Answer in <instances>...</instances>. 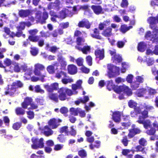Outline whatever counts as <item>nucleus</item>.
<instances>
[{"instance_id": "obj_35", "label": "nucleus", "mask_w": 158, "mask_h": 158, "mask_svg": "<svg viewBox=\"0 0 158 158\" xmlns=\"http://www.w3.org/2000/svg\"><path fill=\"white\" fill-rule=\"evenodd\" d=\"M12 85L16 89V88L22 87L23 84L19 80L13 82Z\"/></svg>"}, {"instance_id": "obj_5", "label": "nucleus", "mask_w": 158, "mask_h": 158, "mask_svg": "<svg viewBox=\"0 0 158 158\" xmlns=\"http://www.w3.org/2000/svg\"><path fill=\"white\" fill-rule=\"evenodd\" d=\"M48 17V14L46 11H44L42 13L40 11H38L35 13V19L37 23L43 24L46 23V21Z\"/></svg>"}, {"instance_id": "obj_18", "label": "nucleus", "mask_w": 158, "mask_h": 158, "mask_svg": "<svg viewBox=\"0 0 158 158\" xmlns=\"http://www.w3.org/2000/svg\"><path fill=\"white\" fill-rule=\"evenodd\" d=\"M31 10H20L19 11V15L20 17L23 18L26 17L31 15Z\"/></svg>"}, {"instance_id": "obj_24", "label": "nucleus", "mask_w": 158, "mask_h": 158, "mask_svg": "<svg viewBox=\"0 0 158 158\" xmlns=\"http://www.w3.org/2000/svg\"><path fill=\"white\" fill-rule=\"evenodd\" d=\"M121 114L120 112L116 111L114 112L113 114V119L116 123H118L120 121Z\"/></svg>"}, {"instance_id": "obj_3", "label": "nucleus", "mask_w": 158, "mask_h": 158, "mask_svg": "<svg viewBox=\"0 0 158 158\" xmlns=\"http://www.w3.org/2000/svg\"><path fill=\"white\" fill-rule=\"evenodd\" d=\"M107 88L109 90L114 89V91L117 93L121 94L123 92L127 96H130L132 94L131 89L128 86L123 85L122 86L116 87L112 80L108 81Z\"/></svg>"}, {"instance_id": "obj_53", "label": "nucleus", "mask_w": 158, "mask_h": 158, "mask_svg": "<svg viewBox=\"0 0 158 158\" xmlns=\"http://www.w3.org/2000/svg\"><path fill=\"white\" fill-rule=\"evenodd\" d=\"M86 61L89 66H91L92 65V57L89 55L87 56L85 58Z\"/></svg>"}, {"instance_id": "obj_33", "label": "nucleus", "mask_w": 158, "mask_h": 158, "mask_svg": "<svg viewBox=\"0 0 158 158\" xmlns=\"http://www.w3.org/2000/svg\"><path fill=\"white\" fill-rule=\"evenodd\" d=\"M80 109V108H75L74 107L71 108L69 110L71 114L74 116L77 115Z\"/></svg>"}, {"instance_id": "obj_55", "label": "nucleus", "mask_w": 158, "mask_h": 158, "mask_svg": "<svg viewBox=\"0 0 158 158\" xmlns=\"http://www.w3.org/2000/svg\"><path fill=\"white\" fill-rule=\"evenodd\" d=\"M27 117L30 119H31L34 118V114L33 111H29L27 112Z\"/></svg>"}, {"instance_id": "obj_13", "label": "nucleus", "mask_w": 158, "mask_h": 158, "mask_svg": "<svg viewBox=\"0 0 158 158\" xmlns=\"http://www.w3.org/2000/svg\"><path fill=\"white\" fill-rule=\"evenodd\" d=\"M91 24L89 21L87 19H84L79 21L77 26L80 28H84L89 29L90 28Z\"/></svg>"}, {"instance_id": "obj_23", "label": "nucleus", "mask_w": 158, "mask_h": 158, "mask_svg": "<svg viewBox=\"0 0 158 158\" xmlns=\"http://www.w3.org/2000/svg\"><path fill=\"white\" fill-rule=\"evenodd\" d=\"M22 107H18L15 108V112L18 116H22L25 114V110Z\"/></svg>"}, {"instance_id": "obj_45", "label": "nucleus", "mask_w": 158, "mask_h": 158, "mask_svg": "<svg viewBox=\"0 0 158 158\" xmlns=\"http://www.w3.org/2000/svg\"><path fill=\"white\" fill-rule=\"evenodd\" d=\"M57 139L60 143H63L65 141V138L64 135L60 134L57 137Z\"/></svg>"}, {"instance_id": "obj_59", "label": "nucleus", "mask_w": 158, "mask_h": 158, "mask_svg": "<svg viewBox=\"0 0 158 158\" xmlns=\"http://www.w3.org/2000/svg\"><path fill=\"white\" fill-rule=\"evenodd\" d=\"M137 105V103L132 100H131L128 102V105L130 107L134 108Z\"/></svg>"}, {"instance_id": "obj_58", "label": "nucleus", "mask_w": 158, "mask_h": 158, "mask_svg": "<svg viewBox=\"0 0 158 158\" xmlns=\"http://www.w3.org/2000/svg\"><path fill=\"white\" fill-rule=\"evenodd\" d=\"M91 8L96 14L99 15V6L92 5Z\"/></svg>"}, {"instance_id": "obj_52", "label": "nucleus", "mask_w": 158, "mask_h": 158, "mask_svg": "<svg viewBox=\"0 0 158 158\" xmlns=\"http://www.w3.org/2000/svg\"><path fill=\"white\" fill-rule=\"evenodd\" d=\"M23 34V32L22 31H18L16 32V34H14L13 32H12V34H13V35H10V36L13 38L14 36H17V37H19L22 36Z\"/></svg>"}, {"instance_id": "obj_16", "label": "nucleus", "mask_w": 158, "mask_h": 158, "mask_svg": "<svg viewBox=\"0 0 158 158\" xmlns=\"http://www.w3.org/2000/svg\"><path fill=\"white\" fill-rule=\"evenodd\" d=\"M69 10L68 9L62 10L60 12L59 18L64 19L66 17L67 15L69 16H72L73 15V13L72 12L69 13Z\"/></svg>"}, {"instance_id": "obj_64", "label": "nucleus", "mask_w": 158, "mask_h": 158, "mask_svg": "<svg viewBox=\"0 0 158 158\" xmlns=\"http://www.w3.org/2000/svg\"><path fill=\"white\" fill-rule=\"evenodd\" d=\"M139 143L141 145L144 146L147 144V141L145 139L142 138L139 140Z\"/></svg>"}, {"instance_id": "obj_41", "label": "nucleus", "mask_w": 158, "mask_h": 158, "mask_svg": "<svg viewBox=\"0 0 158 158\" xmlns=\"http://www.w3.org/2000/svg\"><path fill=\"white\" fill-rule=\"evenodd\" d=\"M62 75L63 76L64 78L67 77L66 73L62 71H60L59 72L56 73V77L59 79L61 77Z\"/></svg>"}, {"instance_id": "obj_15", "label": "nucleus", "mask_w": 158, "mask_h": 158, "mask_svg": "<svg viewBox=\"0 0 158 158\" xmlns=\"http://www.w3.org/2000/svg\"><path fill=\"white\" fill-rule=\"evenodd\" d=\"M142 109L141 111L140 112L141 114L139 116L138 120L137 121L138 123H142L143 121L145 119L148 117V112L147 111L144 110V111H142Z\"/></svg>"}, {"instance_id": "obj_27", "label": "nucleus", "mask_w": 158, "mask_h": 158, "mask_svg": "<svg viewBox=\"0 0 158 158\" xmlns=\"http://www.w3.org/2000/svg\"><path fill=\"white\" fill-rule=\"evenodd\" d=\"M45 131H44V134L46 136H48L52 135L53 132L48 126H45L44 127Z\"/></svg>"}, {"instance_id": "obj_56", "label": "nucleus", "mask_w": 158, "mask_h": 158, "mask_svg": "<svg viewBox=\"0 0 158 158\" xmlns=\"http://www.w3.org/2000/svg\"><path fill=\"white\" fill-rule=\"evenodd\" d=\"M95 106L94 104L92 102H90L89 103L88 106L85 105V110L87 111L89 110H90V107H93Z\"/></svg>"}, {"instance_id": "obj_9", "label": "nucleus", "mask_w": 158, "mask_h": 158, "mask_svg": "<svg viewBox=\"0 0 158 158\" xmlns=\"http://www.w3.org/2000/svg\"><path fill=\"white\" fill-rule=\"evenodd\" d=\"M62 121V120L60 118H53L49 120L48 124L52 129H55L60 125V123Z\"/></svg>"}, {"instance_id": "obj_32", "label": "nucleus", "mask_w": 158, "mask_h": 158, "mask_svg": "<svg viewBox=\"0 0 158 158\" xmlns=\"http://www.w3.org/2000/svg\"><path fill=\"white\" fill-rule=\"evenodd\" d=\"M146 47V44L143 42H140L138 45V50L140 52H143Z\"/></svg>"}, {"instance_id": "obj_2", "label": "nucleus", "mask_w": 158, "mask_h": 158, "mask_svg": "<svg viewBox=\"0 0 158 158\" xmlns=\"http://www.w3.org/2000/svg\"><path fill=\"white\" fill-rule=\"evenodd\" d=\"M59 95L56 93H51L48 95L49 99L56 102L58 101V98L61 101H64L68 99L67 95L71 96L73 94L72 90L68 88L62 87L58 90Z\"/></svg>"}, {"instance_id": "obj_38", "label": "nucleus", "mask_w": 158, "mask_h": 158, "mask_svg": "<svg viewBox=\"0 0 158 158\" xmlns=\"http://www.w3.org/2000/svg\"><path fill=\"white\" fill-rule=\"evenodd\" d=\"M111 31L112 29L110 28H108L105 30L102 34L105 36H110L111 35Z\"/></svg>"}, {"instance_id": "obj_34", "label": "nucleus", "mask_w": 158, "mask_h": 158, "mask_svg": "<svg viewBox=\"0 0 158 158\" xmlns=\"http://www.w3.org/2000/svg\"><path fill=\"white\" fill-rule=\"evenodd\" d=\"M22 123L19 122H16L13 124L12 127L15 130H18L22 126Z\"/></svg>"}, {"instance_id": "obj_51", "label": "nucleus", "mask_w": 158, "mask_h": 158, "mask_svg": "<svg viewBox=\"0 0 158 158\" xmlns=\"http://www.w3.org/2000/svg\"><path fill=\"white\" fill-rule=\"evenodd\" d=\"M73 80L72 78H64L61 80L62 83L64 84H67L69 83H70L73 82Z\"/></svg>"}, {"instance_id": "obj_30", "label": "nucleus", "mask_w": 158, "mask_h": 158, "mask_svg": "<svg viewBox=\"0 0 158 158\" xmlns=\"http://www.w3.org/2000/svg\"><path fill=\"white\" fill-rule=\"evenodd\" d=\"M16 90L15 88L12 85L10 88H8L7 90L5 92V94L6 95L9 94L10 95H12L14 94Z\"/></svg>"}, {"instance_id": "obj_39", "label": "nucleus", "mask_w": 158, "mask_h": 158, "mask_svg": "<svg viewBox=\"0 0 158 158\" xmlns=\"http://www.w3.org/2000/svg\"><path fill=\"white\" fill-rule=\"evenodd\" d=\"M34 91L36 93H40L41 94H43L44 92V90L41 89L39 85H37L35 86Z\"/></svg>"}, {"instance_id": "obj_50", "label": "nucleus", "mask_w": 158, "mask_h": 158, "mask_svg": "<svg viewBox=\"0 0 158 158\" xmlns=\"http://www.w3.org/2000/svg\"><path fill=\"white\" fill-rule=\"evenodd\" d=\"M78 155L81 157H86L87 156L86 152L84 149H81L78 152Z\"/></svg>"}, {"instance_id": "obj_61", "label": "nucleus", "mask_w": 158, "mask_h": 158, "mask_svg": "<svg viewBox=\"0 0 158 158\" xmlns=\"http://www.w3.org/2000/svg\"><path fill=\"white\" fill-rule=\"evenodd\" d=\"M136 151L137 152L139 151L142 152L143 153H145V152L144 151L145 148H143L141 146L139 145L136 147Z\"/></svg>"}, {"instance_id": "obj_19", "label": "nucleus", "mask_w": 158, "mask_h": 158, "mask_svg": "<svg viewBox=\"0 0 158 158\" xmlns=\"http://www.w3.org/2000/svg\"><path fill=\"white\" fill-rule=\"evenodd\" d=\"M67 69L69 73L71 75L75 74L77 72V67L73 64L68 65Z\"/></svg>"}, {"instance_id": "obj_8", "label": "nucleus", "mask_w": 158, "mask_h": 158, "mask_svg": "<svg viewBox=\"0 0 158 158\" xmlns=\"http://www.w3.org/2000/svg\"><path fill=\"white\" fill-rule=\"evenodd\" d=\"M44 88L49 92H52L54 90H57L59 89V84L58 83L54 82L49 85L48 84L44 85Z\"/></svg>"}, {"instance_id": "obj_37", "label": "nucleus", "mask_w": 158, "mask_h": 158, "mask_svg": "<svg viewBox=\"0 0 158 158\" xmlns=\"http://www.w3.org/2000/svg\"><path fill=\"white\" fill-rule=\"evenodd\" d=\"M12 64L14 65V71L17 73L20 71L21 67L19 66V64L18 63L13 62Z\"/></svg>"}, {"instance_id": "obj_29", "label": "nucleus", "mask_w": 158, "mask_h": 158, "mask_svg": "<svg viewBox=\"0 0 158 158\" xmlns=\"http://www.w3.org/2000/svg\"><path fill=\"white\" fill-rule=\"evenodd\" d=\"M59 132L62 134L64 133L65 135H68L69 133L68 130V127L67 126H65L60 127L59 130Z\"/></svg>"}, {"instance_id": "obj_20", "label": "nucleus", "mask_w": 158, "mask_h": 158, "mask_svg": "<svg viewBox=\"0 0 158 158\" xmlns=\"http://www.w3.org/2000/svg\"><path fill=\"white\" fill-rule=\"evenodd\" d=\"M143 107V106L140 105L135 108L134 110L131 112V115L132 117H135L137 114L140 113Z\"/></svg>"}, {"instance_id": "obj_14", "label": "nucleus", "mask_w": 158, "mask_h": 158, "mask_svg": "<svg viewBox=\"0 0 158 158\" xmlns=\"http://www.w3.org/2000/svg\"><path fill=\"white\" fill-rule=\"evenodd\" d=\"M32 102V99L31 97H26L24 100V101L21 103V105L22 108L24 109H26L29 105H30L31 103Z\"/></svg>"}, {"instance_id": "obj_54", "label": "nucleus", "mask_w": 158, "mask_h": 158, "mask_svg": "<svg viewBox=\"0 0 158 158\" xmlns=\"http://www.w3.org/2000/svg\"><path fill=\"white\" fill-rule=\"evenodd\" d=\"M3 120L6 126H9V125L10 120L8 117L7 116H4L3 118Z\"/></svg>"}, {"instance_id": "obj_49", "label": "nucleus", "mask_w": 158, "mask_h": 158, "mask_svg": "<svg viewBox=\"0 0 158 158\" xmlns=\"http://www.w3.org/2000/svg\"><path fill=\"white\" fill-rule=\"evenodd\" d=\"M66 42L67 44L71 45L72 46L74 45L75 41L73 40L72 37H69L66 39Z\"/></svg>"}, {"instance_id": "obj_12", "label": "nucleus", "mask_w": 158, "mask_h": 158, "mask_svg": "<svg viewBox=\"0 0 158 158\" xmlns=\"http://www.w3.org/2000/svg\"><path fill=\"white\" fill-rule=\"evenodd\" d=\"M109 52L111 56H113L112 59L114 62L117 63L122 61L121 57L119 55L116 54L115 51L110 50Z\"/></svg>"}, {"instance_id": "obj_6", "label": "nucleus", "mask_w": 158, "mask_h": 158, "mask_svg": "<svg viewBox=\"0 0 158 158\" xmlns=\"http://www.w3.org/2000/svg\"><path fill=\"white\" fill-rule=\"evenodd\" d=\"M107 75L110 78L117 76L120 74L119 69L118 67L110 64L107 65Z\"/></svg>"}, {"instance_id": "obj_57", "label": "nucleus", "mask_w": 158, "mask_h": 158, "mask_svg": "<svg viewBox=\"0 0 158 158\" xmlns=\"http://www.w3.org/2000/svg\"><path fill=\"white\" fill-rule=\"evenodd\" d=\"M11 60L9 58H6L4 61V63L6 66H9L11 64H12Z\"/></svg>"}, {"instance_id": "obj_1", "label": "nucleus", "mask_w": 158, "mask_h": 158, "mask_svg": "<svg viewBox=\"0 0 158 158\" xmlns=\"http://www.w3.org/2000/svg\"><path fill=\"white\" fill-rule=\"evenodd\" d=\"M148 22L152 29L153 30L152 34L148 31L145 34V37L148 40L152 41L153 42H158V29L155 28V24L158 23V15L156 17H150L148 19Z\"/></svg>"}, {"instance_id": "obj_42", "label": "nucleus", "mask_w": 158, "mask_h": 158, "mask_svg": "<svg viewBox=\"0 0 158 158\" xmlns=\"http://www.w3.org/2000/svg\"><path fill=\"white\" fill-rule=\"evenodd\" d=\"M55 65H50L47 67V70L49 74H52L55 73Z\"/></svg>"}, {"instance_id": "obj_31", "label": "nucleus", "mask_w": 158, "mask_h": 158, "mask_svg": "<svg viewBox=\"0 0 158 158\" xmlns=\"http://www.w3.org/2000/svg\"><path fill=\"white\" fill-rule=\"evenodd\" d=\"M142 123H139L140 124H142L143 125L144 127L146 129H147L148 127H152L151 121L149 119L145 120L144 119Z\"/></svg>"}, {"instance_id": "obj_22", "label": "nucleus", "mask_w": 158, "mask_h": 158, "mask_svg": "<svg viewBox=\"0 0 158 158\" xmlns=\"http://www.w3.org/2000/svg\"><path fill=\"white\" fill-rule=\"evenodd\" d=\"M82 80H79L77 81L76 84H73L72 85V88L73 90V91H75L78 89H81L82 88Z\"/></svg>"}, {"instance_id": "obj_11", "label": "nucleus", "mask_w": 158, "mask_h": 158, "mask_svg": "<svg viewBox=\"0 0 158 158\" xmlns=\"http://www.w3.org/2000/svg\"><path fill=\"white\" fill-rule=\"evenodd\" d=\"M44 66L42 64L37 63L35 65V69L34 71V73L35 75L40 76L41 75L40 71H43L45 69Z\"/></svg>"}, {"instance_id": "obj_26", "label": "nucleus", "mask_w": 158, "mask_h": 158, "mask_svg": "<svg viewBox=\"0 0 158 158\" xmlns=\"http://www.w3.org/2000/svg\"><path fill=\"white\" fill-rule=\"evenodd\" d=\"M146 92L145 89H143L137 91L136 94L139 97H145L147 98H150V96H145V94Z\"/></svg>"}, {"instance_id": "obj_46", "label": "nucleus", "mask_w": 158, "mask_h": 158, "mask_svg": "<svg viewBox=\"0 0 158 158\" xmlns=\"http://www.w3.org/2000/svg\"><path fill=\"white\" fill-rule=\"evenodd\" d=\"M150 129L147 131L146 133L149 135H153L156 132V130L155 128H153V127H151Z\"/></svg>"}, {"instance_id": "obj_63", "label": "nucleus", "mask_w": 158, "mask_h": 158, "mask_svg": "<svg viewBox=\"0 0 158 158\" xmlns=\"http://www.w3.org/2000/svg\"><path fill=\"white\" fill-rule=\"evenodd\" d=\"M109 24V21L107 20L106 21L104 22L103 23L99 24V29L102 30L104 26L108 25Z\"/></svg>"}, {"instance_id": "obj_40", "label": "nucleus", "mask_w": 158, "mask_h": 158, "mask_svg": "<svg viewBox=\"0 0 158 158\" xmlns=\"http://www.w3.org/2000/svg\"><path fill=\"white\" fill-rule=\"evenodd\" d=\"M31 50L30 51L31 54L33 56H35L37 55L38 53V49L36 47H31Z\"/></svg>"}, {"instance_id": "obj_48", "label": "nucleus", "mask_w": 158, "mask_h": 158, "mask_svg": "<svg viewBox=\"0 0 158 158\" xmlns=\"http://www.w3.org/2000/svg\"><path fill=\"white\" fill-rule=\"evenodd\" d=\"M76 61L77 65L81 66L83 65L84 59L82 57H79L76 60Z\"/></svg>"}, {"instance_id": "obj_7", "label": "nucleus", "mask_w": 158, "mask_h": 158, "mask_svg": "<svg viewBox=\"0 0 158 158\" xmlns=\"http://www.w3.org/2000/svg\"><path fill=\"white\" fill-rule=\"evenodd\" d=\"M31 141L33 144L31 145V148L34 149H37L39 148H42L44 147V139L41 138L39 140L37 138H32Z\"/></svg>"}, {"instance_id": "obj_36", "label": "nucleus", "mask_w": 158, "mask_h": 158, "mask_svg": "<svg viewBox=\"0 0 158 158\" xmlns=\"http://www.w3.org/2000/svg\"><path fill=\"white\" fill-rule=\"evenodd\" d=\"M132 26L127 27V25H123L121 26L120 29V31L123 33H125L130 29L132 28Z\"/></svg>"}, {"instance_id": "obj_4", "label": "nucleus", "mask_w": 158, "mask_h": 158, "mask_svg": "<svg viewBox=\"0 0 158 158\" xmlns=\"http://www.w3.org/2000/svg\"><path fill=\"white\" fill-rule=\"evenodd\" d=\"M38 32V30L36 29H31L28 31L30 35L26 41L23 42V46L27 47L28 44H30V41L32 42L35 43L38 41L39 36H35Z\"/></svg>"}, {"instance_id": "obj_60", "label": "nucleus", "mask_w": 158, "mask_h": 158, "mask_svg": "<svg viewBox=\"0 0 158 158\" xmlns=\"http://www.w3.org/2000/svg\"><path fill=\"white\" fill-rule=\"evenodd\" d=\"M133 76L131 74H129L127 77L126 78L127 81L129 83H131L132 82Z\"/></svg>"}, {"instance_id": "obj_44", "label": "nucleus", "mask_w": 158, "mask_h": 158, "mask_svg": "<svg viewBox=\"0 0 158 158\" xmlns=\"http://www.w3.org/2000/svg\"><path fill=\"white\" fill-rule=\"evenodd\" d=\"M91 36L93 38L96 39H99V35L98 29L95 28L94 29V33L91 34Z\"/></svg>"}, {"instance_id": "obj_62", "label": "nucleus", "mask_w": 158, "mask_h": 158, "mask_svg": "<svg viewBox=\"0 0 158 158\" xmlns=\"http://www.w3.org/2000/svg\"><path fill=\"white\" fill-rule=\"evenodd\" d=\"M60 111L61 114H65L68 112V110L67 107L63 106L60 108Z\"/></svg>"}, {"instance_id": "obj_43", "label": "nucleus", "mask_w": 158, "mask_h": 158, "mask_svg": "<svg viewBox=\"0 0 158 158\" xmlns=\"http://www.w3.org/2000/svg\"><path fill=\"white\" fill-rule=\"evenodd\" d=\"M129 67V64L128 63L123 62L122 63V68L121 69V72L122 73H125L126 69H127Z\"/></svg>"}, {"instance_id": "obj_10", "label": "nucleus", "mask_w": 158, "mask_h": 158, "mask_svg": "<svg viewBox=\"0 0 158 158\" xmlns=\"http://www.w3.org/2000/svg\"><path fill=\"white\" fill-rule=\"evenodd\" d=\"M135 79L136 82H133L131 84V88L134 89L137 88L140 83H143L144 81V77L143 76H137L136 77Z\"/></svg>"}, {"instance_id": "obj_28", "label": "nucleus", "mask_w": 158, "mask_h": 158, "mask_svg": "<svg viewBox=\"0 0 158 158\" xmlns=\"http://www.w3.org/2000/svg\"><path fill=\"white\" fill-rule=\"evenodd\" d=\"M85 40L84 38L82 37H78L77 38L76 43L77 45L75 46V48L77 49V47H81L80 46L83 45V43L84 42Z\"/></svg>"}, {"instance_id": "obj_25", "label": "nucleus", "mask_w": 158, "mask_h": 158, "mask_svg": "<svg viewBox=\"0 0 158 158\" xmlns=\"http://www.w3.org/2000/svg\"><path fill=\"white\" fill-rule=\"evenodd\" d=\"M57 60L62 67H65L66 66V62L65 60V58L62 56H58Z\"/></svg>"}, {"instance_id": "obj_47", "label": "nucleus", "mask_w": 158, "mask_h": 158, "mask_svg": "<svg viewBox=\"0 0 158 158\" xmlns=\"http://www.w3.org/2000/svg\"><path fill=\"white\" fill-rule=\"evenodd\" d=\"M25 22H21L19 23V25L17 27V29L18 31H22L25 29Z\"/></svg>"}, {"instance_id": "obj_21", "label": "nucleus", "mask_w": 158, "mask_h": 158, "mask_svg": "<svg viewBox=\"0 0 158 158\" xmlns=\"http://www.w3.org/2000/svg\"><path fill=\"white\" fill-rule=\"evenodd\" d=\"M89 100V98L88 96H85L83 98H81L78 99L75 101V103L77 105H78L81 103L86 104V103Z\"/></svg>"}, {"instance_id": "obj_17", "label": "nucleus", "mask_w": 158, "mask_h": 158, "mask_svg": "<svg viewBox=\"0 0 158 158\" xmlns=\"http://www.w3.org/2000/svg\"><path fill=\"white\" fill-rule=\"evenodd\" d=\"M77 49L81 51L85 54H87L88 53H90L91 50V47L89 45H85L83 48L77 47Z\"/></svg>"}]
</instances>
